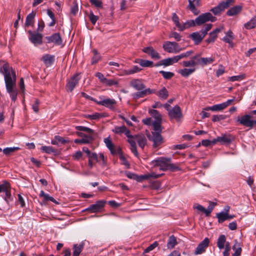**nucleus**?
Returning <instances> with one entry per match:
<instances>
[{"label":"nucleus","mask_w":256,"mask_h":256,"mask_svg":"<svg viewBox=\"0 0 256 256\" xmlns=\"http://www.w3.org/2000/svg\"><path fill=\"white\" fill-rule=\"evenodd\" d=\"M0 73L4 76L6 92L14 102L17 99L18 90L16 88V76L14 71L7 62L0 63Z\"/></svg>","instance_id":"f257e3e1"},{"label":"nucleus","mask_w":256,"mask_h":256,"mask_svg":"<svg viewBox=\"0 0 256 256\" xmlns=\"http://www.w3.org/2000/svg\"><path fill=\"white\" fill-rule=\"evenodd\" d=\"M150 164L152 167H160V170L166 171L170 170L172 172H175L180 170V167L176 164L171 162V158L164 157L159 158L157 159L152 160Z\"/></svg>","instance_id":"f03ea898"},{"label":"nucleus","mask_w":256,"mask_h":256,"mask_svg":"<svg viewBox=\"0 0 256 256\" xmlns=\"http://www.w3.org/2000/svg\"><path fill=\"white\" fill-rule=\"evenodd\" d=\"M237 120L240 124L252 128L256 124V110L252 111L248 114L238 117Z\"/></svg>","instance_id":"7ed1b4c3"},{"label":"nucleus","mask_w":256,"mask_h":256,"mask_svg":"<svg viewBox=\"0 0 256 256\" xmlns=\"http://www.w3.org/2000/svg\"><path fill=\"white\" fill-rule=\"evenodd\" d=\"M162 48L164 51L172 54H178L183 50L177 42L169 41L164 42Z\"/></svg>","instance_id":"20e7f679"},{"label":"nucleus","mask_w":256,"mask_h":256,"mask_svg":"<svg viewBox=\"0 0 256 256\" xmlns=\"http://www.w3.org/2000/svg\"><path fill=\"white\" fill-rule=\"evenodd\" d=\"M151 114L154 118V120L152 124V126H153V129L155 131L154 132H159L162 130L161 128V123H162V116L158 112L157 110H153L151 112Z\"/></svg>","instance_id":"39448f33"},{"label":"nucleus","mask_w":256,"mask_h":256,"mask_svg":"<svg viewBox=\"0 0 256 256\" xmlns=\"http://www.w3.org/2000/svg\"><path fill=\"white\" fill-rule=\"evenodd\" d=\"M215 20L216 18L214 17L210 12H206L200 15L196 18V24L198 26H200L208 21L213 22Z\"/></svg>","instance_id":"423d86ee"},{"label":"nucleus","mask_w":256,"mask_h":256,"mask_svg":"<svg viewBox=\"0 0 256 256\" xmlns=\"http://www.w3.org/2000/svg\"><path fill=\"white\" fill-rule=\"evenodd\" d=\"M149 140L152 142V147L157 148L164 142V140L159 132H152V136H148Z\"/></svg>","instance_id":"0eeeda50"},{"label":"nucleus","mask_w":256,"mask_h":256,"mask_svg":"<svg viewBox=\"0 0 256 256\" xmlns=\"http://www.w3.org/2000/svg\"><path fill=\"white\" fill-rule=\"evenodd\" d=\"M100 98V100L96 102L98 104L106 106L110 110H115L116 102L114 99L110 98Z\"/></svg>","instance_id":"6e6552de"},{"label":"nucleus","mask_w":256,"mask_h":256,"mask_svg":"<svg viewBox=\"0 0 256 256\" xmlns=\"http://www.w3.org/2000/svg\"><path fill=\"white\" fill-rule=\"evenodd\" d=\"M76 134L78 136L82 137V138L74 140V142L76 144H89L90 143L94 138V136H92V135H86L82 132H77Z\"/></svg>","instance_id":"1a4fd4ad"},{"label":"nucleus","mask_w":256,"mask_h":256,"mask_svg":"<svg viewBox=\"0 0 256 256\" xmlns=\"http://www.w3.org/2000/svg\"><path fill=\"white\" fill-rule=\"evenodd\" d=\"M170 119H176L178 120L182 117V114L180 107L176 105L174 108H172L168 112Z\"/></svg>","instance_id":"9d476101"},{"label":"nucleus","mask_w":256,"mask_h":256,"mask_svg":"<svg viewBox=\"0 0 256 256\" xmlns=\"http://www.w3.org/2000/svg\"><path fill=\"white\" fill-rule=\"evenodd\" d=\"M106 203V200H98L95 204H91L89 207L86 208L84 211H89L91 213L98 212L104 208Z\"/></svg>","instance_id":"9b49d317"},{"label":"nucleus","mask_w":256,"mask_h":256,"mask_svg":"<svg viewBox=\"0 0 256 256\" xmlns=\"http://www.w3.org/2000/svg\"><path fill=\"white\" fill-rule=\"evenodd\" d=\"M80 78L78 74H76L70 78L67 82L66 88L68 92H72L76 85L78 84Z\"/></svg>","instance_id":"f8f14e48"},{"label":"nucleus","mask_w":256,"mask_h":256,"mask_svg":"<svg viewBox=\"0 0 256 256\" xmlns=\"http://www.w3.org/2000/svg\"><path fill=\"white\" fill-rule=\"evenodd\" d=\"M28 33L30 35L29 40L34 44H42V35L41 34L33 32L30 30L28 31Z\"/></svg>","instance_id":"ddd939ff"},{"label":"nucleus","mask_w":256,"mask_h":256,"mask_svg":"<svg viewBox=\"0 0 256 256\" xmlns=\"http://www.w3.org/2000/svg\"><path fill=\"white\" fill-rule=\"evenodd\" d=\"M164 175V174L162 173L160 174H156V173L152 172L150 174H145L140 176L134 175V178L138 182H142L145 180H148L151 178H158Z\"/></svg>","instance_id":"4468645a"},{"label":"nucleus","mask_w":256,"mask_h":256,"mask_svg":"<svg viewBox=\"0 0 256 256\" xmlns=\"http://www.w3.org/2000/svg\"><path fill=\"white\" fill-rule=\"evenodd\" d=\"M210 240L208 238H206L201 242H200L194 252L195 255H198L202 254L206 251V248L208 246Z\"/></svg>","instance_id":"2eb2a0df"},{"label":"nucleus","mask_w":256,"mask_h":256,"mask_svg":"<svg viewBox=\"0 0 256 256\" xmlns=\"http://www.w3.org/2000/svg\"><path fill=\"white\" fill-rule=\"evenodd\" d=\"M128 138V142L130 143V150L134 154V155L138 157V153L136 150V138L137 136H132L130 134V132L128 134V136H127Z\"/></svg>","instance_id":"dca6fc26"},{"label":"nucleus","mask_w":256,"mask_h":256,"mask_svg":"<svg viewBox=\"0 0 256 256\" xmlns=\"http://www.w3.org/2000/svg\"><path fill=\"white\" fill-rule=\"evenodd\" d=\"M48 43H53L56 45H60L62 43V39L59 33H55L50 36L45 38Z\"/></svg>","instance_id":"f3484780"},{"label":"nucleus","mask_w":256,"mask_h":256,"mask_svg":"<svg viewBox=\"0 0 256 256\" xmlns=\"http://www.w3.org/2000/svg\"><path fill=\"white\" fill-rule=\"evenodd\" d=\"M230 6L225 2H222L220 3L217 6L211 9L210 11L212 12L214 14L218 15L224 11L225 9L229 8Z\"/></svg>","instance_id":"a211bd4d"},{"label":"nucleus","mask_w":256,"mask_h":256,"mask_svg":"<svg viewBox=\"0 0 256 256\" xmlns=\"http://www.w3.org/2000/svg\"><path fill=\"white\" fill-rule=\"evenodd\" d=\"M243 6L242 4L234 6L230 8L226 12L228 16H232L240 14L242 10Z\"/></svg>","instance_id":"6ab92c4d"},{"label":"nucleus","mask_w":256,"mask_h":256,"mask_svg":"<svg viewBox=\"0 0 256 256\" xmlns=\"http://www.w3.org/2000/svg\"><path fill=\"white\" fill-rule=\"evenodd\" d=\"M142 52L150 55L152 58L157 60L160 58V54L152 46L144 48Z\"/></svg>","instance_id":"aec40b11"},{"label":"nucleus","mask_w":256,"mask_h":256,"mask_svg":"<svg viewBox=\"0 0 256 256\" xmlns=\"http://www.w3.org/2000/svg\"><path fill=\"white\" fill-rule=\"evenodd\" d=\"M130 85L136 90H142L145 88V85L140 79L132 80L130 82Z\"/></svg>","instance_id":"412c9836"},{"label":"nucleus","mask_w":256,"mask_h":256,"mask_svg":"<svg viewBox=\"0 0 256 256\" xmlns=\"http://www.w3.org/2000/svg\"><path fill=\"white\" fill-rule=\"evenodd\" d=\"M112 132L114 133L118 134H124L126 136H128V134L130 132V130L126 128L124 126H116L112 130Z\"/></svg>","instance_id":"4be33fe9"},{"label":"nucleus","mask_w":256,"mask_h":256,"mask_svg":"<svg viewBox=\"0 0 256 256\" xmlns=\"http://www.w3.org/2000/svg\"><path fill=\"white\" fill-rule=\"evenodd\" d=\"M256 27V15L252 16L250 20L246 22L243 26V29L250 30Z\"/></svg>","instance_id":"5701e85b"},{"label":"nucleus","mask_w":256,"mask_h":256,"mask_svg":"<svg viewBox=\"0 0 256 256\" xmlns=\"http://www.w3.org/2000/svg\"><path fill=\"white\" fill-rule=\"evenodd\" d=\"M222 28H216L209 34V36L206 39V41L208 43L213 42L217 38V34L220 32Z\"/></svg>","instance_id":"b1692460"},{"label":"nucleus","mask_w":256,"mask_h":256,"mask_svg":"<svg viewBox=\"0 0 256 256\" xmlns=\"http://www.w3.org/2000/svg\"><path fill=\"white\" fill-rule=\"evenodd\" d=\"M142 68H140L137 66H134L132 68L124 70L122 71V73L121 75L122 76H127V75H131L137 73L141 71Z\"/></svg>","instance_id":"393cba45"},{"label":"nucleus","mask_w":256,"mask_h":256,"mask_svg":"<svg viewBox=\"0 0 256 256\" xmlns=\"http://www.w3.org/2000/svg\"><path fill=\"white\" fill-rule=\"evenodd\" d=\"M42 60L46 66H50L54 61V56L46 54L42 56Z\"/></svg>","instance_id":"a878e982"},{"label":"nucleus","mask_w":256,"mask_h":256,"mask_svg":"<svg viewBox=\"0 0 256 256\" xmlns=\"http://www.w3.org/2000/svg\"><path fill=\"white\" fill-rule=\"evenodd\" d=\"M178 62L176 56L172 58H168L166 59H164L160 62L159 65H163L164 66H169L172 65Z\"/></svg>","instance_id":"bb28decb"},{"label":"nucleus","mask_w":256,"mask_h":256,"mask_svg":"<svg viewBox=\"0 0 256 256\" xmlns=\"http://www.w3.org/2000/svg\"><path fill=\"white\" fill-rule=\"evenodd\" d=\"M232 138L229 134H224L220 136L217 137V140L222 144H230L232 141Z\"/></svg>","instance_id":"cd10ccee"},{"label":"nucleus","mask_w":256,"mask_h":256,"mask_svg":"<svg viewBox=\"0 0 256 256\" xmlns=\"http://www.w3.org/2000/svg\"><path fill=\"white\" fill-rule=\"evenodd\" d=\"M84 248V242H81L80 244H75L73 246L72 256H79Z\"/></svg>","instance_id":"c85d7f7f"},{"label":"nucleus","mask_w":256,"mask_h":256,"mask_svg":"<svg viewBox=\"0 0 256 256\" xmlns=\"http://www.w3.org/2000/svg\"><path fill=\"white\" fill-rule=\"evenodd\" d=\"M196 68H184L178 71V73L180 74L182 76L187 78L193 74L196 71Z\"/></svg>","instance_id":"c756f323"},{"label":"nucleus","mask_w":256,"mask_h":256,"mask_svg":"<svg viewBox=\"0 0 256 256\" xmlns=\"http://www.w3.org/2000/svg\"><path fill=\"white\" fill-rule=\"evenodd\" d=\"M36 16V13L32 12L29 14L26 20L24 26L26 27H28L29 26H33L34 24V18Z\"/></svg>","instance_id":"7c9ffc66"},{"label":"nucleus","mask_w":256,"mask_h":256,"mask_svg":"<svg viewBox=\"0 0 256 256\" xmlns=\"http://www.w3.org/2000/svg\"><path fill=\"white\" fill-rule=\"evenodd\" d=\"M190 38L196 44H200L204 37L202 34H200L198 32H194L190 34Z\"/></svg>","instance_id":"2f4dec72"},{"label":"nucleus","mask_w":256,"mask_h":256,"mask_svg":"<svg viewBox=\"0 0 256 256\" xmlns=\"http://www.w3.org/2000/svg\"><path fill=\"white\" fill-rule=\"evenodd\" d=\"M214 61V58H200L198 59V62L202 66H205L208 64H212Z\"/></svg>","instance_id":"473e14b6"},{"label":"nucleus","mask_w":256,"mask_h":256,"mask_svg":"<svg viewBox=\"0 0 256 256\" xmlns=\"http://www.w3.org/2000/svg\"><path fill=\"white\" fill-rule=\"evenodd\" d=\"M225 108H226V107L224 103L222 102L220 104L214 105L212 106L206 107L204 110H211L212 111H220L224 110Z\"/></svg>","instance_id":"72a5a7b5"},{"label":"nucleus","mask_w":256,"mask_h":256,"mask_svg":"<svg viewBox=\"0 0 256 256\" xmlns=\"http://www.w3.org/2000/svg\"><path fill=\"white\" fill-rule=\"evenodd\" d=\"M234 38L233 32L230 30L228 31L226 36L222 38V40L225 42L231 44L232 43V40Z\"/></svg>","instance_id":"f704fd0d"},{"label":"nucleus","mask_w":256,"mask_h":256,"mask_svg":"<svg viewBox=\"0 0 256 256\" xmlns=\"http://www.w3.org/2000/svg\"><path fill=\"white\" fill-rule=\"evenodd\" d=\"M196 57H194L192 59L190 60L182 61L180 64L181 65L185 68L190 67V68H194V66L196 64V62L194 60Z\"/></svg>","instance_id":"c9c22d12"},{"label":"nucleus","mask_w":256,"mask_h":256,"mask_svg":"<svg viewBox=\"0 0 256 256\" xmlns=\"http://www.w3.org/2000/svg\"><path fill=\"white\" fill-rule=\"evenodd\" d=\"M156 94L160 98L166 100L168 96V92L166 88L163 87L158 92L156 91Z\"/></svg>","instance_id":"e433bc0d"},{"label":"nucleus","mask_w":256,"mask_h":256,"mask_svg":"<svg viewBox=\"0 0 256 256\" xmlns=\"http://www.w3.org/2000/svg\"><path fill=\"white\" fill-rule=\"evenodd\" d=\"M196 25V20L194 21V20H187L186 22L182 24L180 30L182 31L185 29L194 26Z\"/></svg>","instance_id":"4c0bfd02"},{"label":"nucleus","mask_w":256,"mask_h":256,"mask_svg":"<svg viewBox=\"0 0 256 256\" xmlns=\"http://www.w3.org/2000/svg\"><path fill=\"white\" fill-rule=\"evenodd\" d=\"M226 242V236L224 234H221L217 240V246L219 249L222 250L224 248Z\"/></svg>","instance_id":"58836bf2"},{"label":"nucleus","mask_w":256,"mask_h":256,"mask_svg":"<svg viewBox=\"0 0 256 256\" xmlns=\"http://www.w3.org/2000/svg\"><path fill=\"white\" fill-rule=\"evenodd\" d=\"M76 129L78 130L85 132H87V135H92V136H95V133L94 130L90 129L84 126H76Z\"/></svg>","instance_id":"ea45409f"},{"label":"nucleus","mask_w":256,"mask_h":256,"mask_svg":"<svg viewBox=\"0 0 256 256\" xmlns=\"http://www.w3.org/2000/svg\"><path fill=\"white\" fill-rule=\"evenodd\" d=\"M58 142L64 144L68 142V140H66L64 138L60 136H56L51 141V144L54 145H58Z\"/></svg>","instance_id":"a19ab883"},{"label":"nucleus","mask_w":256,"mask_h":256,"mask_svg":"<svg viewBox=\"0 0 256 256\" xmlns=\"http://www.w3.org/2000/svg\"><path fill=\"white\" fill-rule=\"evenodd\" d=\"M40 150L42 152L48 154H57L56 150L50 146H42Z\"/></svg>","instance_id":"79ce46f5"},{"label":"nucleus","mask_w":256,"mask_h":256,"mask_svg":"<svg viewBox=\"0 0 256 256\" xmlns=\"http://www.w3.org/2000/svg\"><path fill=\"white\" fill-rule=\"evenodd\" d=\"M216 217L218 219L219 223H222L226 220H228V212H222L216 214Z\"/></svg>","instance_id":"37998d69"},{"label":"nucleus","mask_w":256,"mask_h":256,"mask_svg":"<svg viewBox=\"0 0 256 256\" xmlns=\"http://www.w3.org/2000/svg\"><path fill=\"white\" fill-rule=\"evenodd\" d=\"M177 244L176 238L172 235L170 236L167 243V247L168 248L172 249Z\"/></svg>","instance_id":"c03bdc74"},{"label":"nucleus","mask_w":256,"mask_h":256,"mask_svg":"<svg viewBox=\"0 0 256 256\" xmlns=\"http://www.w3.org/2000/svg\"><path fill=\"white\" fill-rule=\"evenodd\" d=\"M136 142L142 148H144L146 144V139L144 136H137Z\"/></svg>","instance_id":"a18cd8bd"},{"label":"nucleus","mask_w":256,"mask_h":256,"mask_svg":"<svg viewBox=\"0 0 256 256\" xmlns=\"http://www.w3.org/2000/svg\"><path fill=\"white\" fill-rule=\"evenodd\" d=\"M40 196L42 197L44 199V202L51 201L56 202V201L54 198L50 196L49 194L44 193L43 190H41L40 194Z\"/></svg>","instance_id":"49530a36"},{"label":"nucleus","mask_w":256,"mask_h":256,"mask_svg":"<svg viewBox=\"0 0 256 256\" xmlns=\"http://www.w3.org/2000/svg\"><path fill=\"white\" fill-rule=\"evenodd\" d=\"M233 250H234V254L232 256H239L242 252V248L240 246L239 244L236 242L232 247Z\"/></svg>","instance_id":"de8ad7c7"},{"label":"nucleus","mask_w":256,"mask_h":256,"mask_svg":"<svg viewBox=\"0 0 256 256\" xmlns=\"http://www.w3.org/2000/svg\"><path fill=\"white\" fill-rule=\"evenodd\" d=\"M92 52L94 56L92 58V64H94L97 63L100 60V56L96 50H94Z\"/></svg>","instance_id":"09e8293b"},{"label":"nucleus","mask_w":256,"mask_h":256,"mask_svg":"<svg viewBox=\"0 0 256 256\" xmlns=\"http://www.w3.org/2000/svg\"><path fill=\"white\" fill-rule=\"evenodd\" d=\"M20 148L18 147H10L6 148L3 150L4 153L6 155H9L12 153L18 150Z\"/></svg>","instance_id":"8fccbe9b"},{"label":"nucleus","mask_w":256,"mask_h":256,"mask_svg":"<svg viewBox=\"0 0 256 256\" xmlns=\"http://www.w3.org/2000/svg\"><path fill=\"white\" fill-rule=\"evenodd\" d=\"M192 54V51L190 50L187 51L185 52L182 53L179 55L176 56V60L178 61H179L180 60L186 58L190 56Z\"/></svg>","instance_id":"3c124183"},{"label":"nucleus","mask_w":256,"mask_h":256,"mask_svg":"<svg viewBox=\"0 0 256 256\" xmlns=\"http://www.w3.org/2000/svg\"><path fill=\"white\" fill-rule=\"evenodd\" d=\"M160 73L162 74L164 78L166 80L170 79L174 76V74L170 72L160 70Z\"/></svg>","instance_id":"603ef678"},{"label":"nucleus","mask_w":256,"mask_h":256,"mask_svg":"<svg viewBox=\"0 0 256 256\" xmlns=\"http://www.w3.org/2000/svg\"><path fill=\"white\" fill-rule=\"evenodd\" d=\"M216 205V202H210L208 208L206 209V216H210V214L212 212Z\"/></svg>","instance_id":"864d4df0"},{"label":"nucleus","mask_w":256,"mask_h":256,"mask_svg":"<svg viewBox=\"0 0 256 256\" xmlns=\"http://www.w3.org/2000/svg\"><path fill=\"white\" fill-rule=\"evenodd\" d=\"M212 27V24H206L204 27L202 29L200 32L204 37L208 34V32L209 31Z\"/></svg>","instance_id":"5fc2aeb1"},{"label":"nucleus","mask_w":256,"mask_h":256,"mask_svg":"<svg viewBox=\"0 0 256 256\" xmlns=\"http://www.w3.org/2000/svg\"><path fill=\"white\" fill-rule=\"evenodd\" d=\"M194 2L193 0H188V8L195 15H197L198 14V12L196 9Z\"/></svg>","instance_id":"6e6d98bb"},{"label":"nucleus","mask_w":256,"mask_h":256,"mask_svg":"<svg viewBox=\"0 0 256 256\" xmlns=\"http://www.w3.org/2000/svg\"><path fill=\"white\" fill-rule=\"evenodd\" d=\"M140 65L142 67H152L153 66V62L148 60L142 59L140 62Z\"/></svg>","instance_id":"4d7b16f0"},{"label":"nucleus","mask_w":256,"mask_h":256,"mask_svg":"<svg viewBox=\"0 0 256 256\" xmlns=\"http://www.w3.org/2000/svg\"><path fill=\"white\" fill-rule=\"evenodd\" d=\"M172 20L174 23L175 24L176 27L178 28V30L180 28L182 24L179 22V18L178 16L176 14V13H174L172 14Z\"/></svg>","instance_id":"13d9d810"},{"label":"nucleus","mask_w":256,"mask_h":256,"mask_svg":"<svg viewBox=\"0 0 256 256\" xmlns=\"http://www.w3.org/2000/svg\"><path fill=\"white\" fill-rule=\"evenodd\" d=\"M104 84L108 86H117L118 82L116 79H106Z\"/></svg>","instance_id":"bf43d9fd"},{"label":"nucleus","mask_w":256,"mask_h":256,"mask_svg":"<svg viewBox=\"0 0 256 256\" xmlns=\"http://www.w3.org/2000/svg\"><path fill=\"white\" fill-rule=\"evenodd\" d=\"M139 92H136L132 94V98L134 99H138L144 97V93L143 90H138Z\"/></svg>","instance_id":"052dcab7"},{"label":"nucleus","mask_w":256,"mask_h":256,"mask_svg":"<svg viewBox=\"0 0 256 256\" xmlns=\"http://www.w3.org/2000/svg\"><path fill=\"white\" fill-rule=\"evenodd\" d=\"M10 184L6 182H4L2 184H0V192H5L6 190L10 188Z\"/></svg>","instance_id":"680f3d73"},{"label":"nucleus","mask_w":256,"mask_h":256,"mask_svg":"<svg viewBox=\"0 0 256 256\" xmlns=\"http://www.w3.org/2000/svg\"><path fill=\"white\" fill-rule=\"evenodd\" d=\"M158 246V243L157 242H154L153 244L149 246L148 248H146L144 250V253H148L153 250L154 248H156Z\"/></svg>","instance_id":"e2e57ef3"},{"label":"nucleus","mask_w":256,"mask_h":256,"mask_svg":"<svg viewBox=\"0 0 256 256\" xmlns=\"http://www.w3.org/2000/svg\"><path fill=\"white\" fill-rule=\"evenodd\" d=\"M169 37L170 38H174L178 42L180 41L182 38L181 36L179 34L175 32H170V34L169 35Z\"/></svg>","instance_id":"0e129e2a"},{"label":"nucleus","mask_w":256,"mask_h":256,"mask_svg":"<svg viewBox=\"0 0 256 256\" xmlns=\"http://www.w3.org/2000/svg\"><path fill=\"white\" fill-rule=\"evenodd\" d=\"M88 16L91 22L93 24H95L98 18V17L96 16H95L92 12H90Z\"/></svg>","instance_id":"69168bd1"},{"label":"nucleus","mask_w":256,"mask_h":256,"mask_svg":"<svg viewBox=\"0 0 256 256\" xmlns=\"http://www.w3.org/2000/svg\"><path fill=\"white\" fill-rule=\"evenodd\" d=\"M92 4L94 5L98 8H102V0H90Z\"/></svg>","instance_id":"338daca9"},{"label":"nucleus","mask_w":256,"mask_h":256,"mask_svg":"<svg viewBox=\"0 0 256 256\" xmlns=\"http://www.w3.org/2000/svg\"><path fill=\"white\" fill-rule=\"evenodd\" d=\"M112 154L114 155L120 152L121 150L119 147H116L114 144L112 148H108Z\"/></svg>","instance_id":"774afa93"}]
</instances>
